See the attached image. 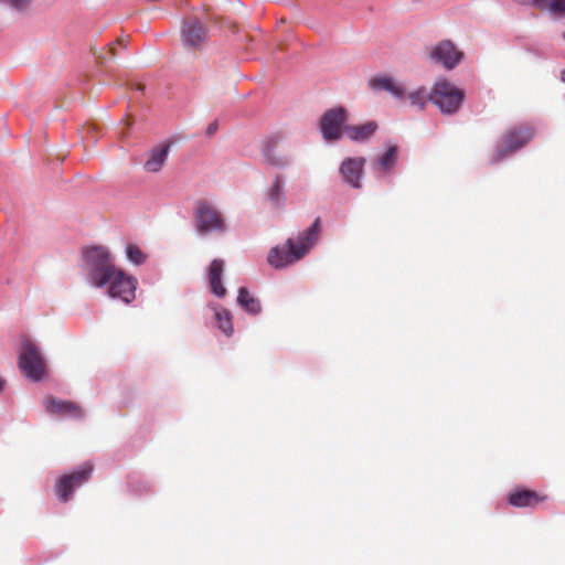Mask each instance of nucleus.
<instances>
[{
  "label": "nucleus",
  "instance_id": "aec40b11",
  "mask_svg": "<svg viewBox=\"0 0 565 565\" xmlns=\"http://www.w3.org/2000/svg\"><path fill=\"white\" fill-rule=\"evenodd\" d=\"M237 302L245 311L253 315H257L262 310L259 300L252 296L245 287L238 289Z\"/></svg>",
  "mask_w": 565,
  "mask_h": 565
},
{
  "label": "nucleus",
  "instance_id": "dca6fc26",
  "mask_svg": "<svg viewBox=\"0 0 565 565\" xmlns=\"http://www.w3.org/2000/svg\"><path fill=\"white\" fill-rule=\"evenodd\" d=\"M545 500L546 495L529 489H515L508 497L509 503L516 508H534Z\"/></svg>",
  "mask_w": 565,
  "mask_h": 565
},
{
  "label": "nucleus",
  "instance_id": "bb28decb",
  "mask_svg": "<svg viewBox=\"0 0 565 565\" xmlns=\"http://www.w3.org/2000/svg\"><path fill=\"white\" fill-rule=\"evenodd\" d=\"M126 254H127V257L128 259L136 264V265H140L142 264L145 260H146V255L143 254V252L135 244H129L127 245L126 247Z\"/></svg>",
  "mask_w": 565,
  "mask_h": 565
},
{
  "label": "nucleus",
  "instance_id": "a878e982",
  "mask_svg": "<svg viewBox=\"0 0 565 565\" xmlns=\"http://www.w3.org/2000/svg\"><path fill=\"white\" fill-rule=\"evenodd\" d=\"M215 319L217 321L218 329L225 334L231 335L233 333L232 317L228 310L218 309L215 311Z\"/></svg>",
  "mask_w": 565,
  "mask_h": 565
},
{
  "label": "nucleus",
  "instance_id": "9b49d317",
  "mask_svg": "<svg viewBox=\"0 0 565 565\" xmlns=\"http://www.w3.org/2000/svg\"><path fill=\"white\" fill-rule=\"evenodd\" d=\"M429 57L445 68L452 70L461 62L463 53L451 41L444 40L430 47Z\"/></svg>",
  "mask_w": 565,
  "mask_h": 565
},
{
  "label": "nucleus",
  "instance_id": "c756f323",
  "mask_svg": "<svg viewBox=\"0 0 565 565\" xmlns=\"http://www.w3.org/2000/svg\"><path fill=\"white\" fill-rule=\"evenodd\" d=\"M6 381L0 379V392L4 388Z\"/></svg>",
  "mask_w": 565,
  "mask_h": 565
},
{
  "label": "nucleus",
  "instance_id": "4468645a",
  "mask_svg": "<svg viewBox=\"0 0 565 565\" xmlns=\"http://www.w3.org/2000/svg\"><path fill=\"white\" fill-rule=\"evenodd\" d=\"M365 161L363 157L347 158L340 166V173L343 180L354 189L362 186L361 177Z\"/></svg>",
  "mask_w": 565,
  "mask_h": 565
},
{
  "label": "nucleus",
  "instance_id": "9d476101",
  "mask_svg": "<svg viewBox=\"0 0 565 565\" xmlns=\"http://www.w3.org/2000/svg\"><path fill=\"white\" fill-rule=\"evenodd\" d=\"M284 137L280 134L268 136L263 143L262 153L265 161L276 168H285L289 164V152L282 143Z\"/></svg>",
  "mask_w": 565,
  "mask_h": 565
},
{
  "label": "nucleus",
  "instance_id": "412c9836",
  "mask_svg": "<svg viewBox=\"0 0 565 565\" xmlns=\"http://www.w3.org/2000/svg\"><path fill=\"white\" fill-rule=\"evenodd\" d=\"M284 188V180L279 174H277L268 189V200L277 207H281L285 204L286 196Z\"/></svg>",
  "mask_w": 565,
  "mask_h": 565
},
{
  "label": "nucleus",
  "instance_id": "b1692460",
  "mask_svg": "<svg viewBox=\"0 0 565 565\" xmlns=\"http://www.w3.org/2000/svg\"><path fill=\"white\" fill-rule=\"evenodd\" d=\"M431 89L428 92L426 87L422 86L411 92L407 98L412 106H416L418 109L424 110L428 102H430Z\"/></svg>",
  "mask_w": 565,
  "mask_h": 565
},
{
  "label": "nucleus",
  "instance_id": "7c9ffc66",
  "mask_svg": "<svg viewBox=\"0 0 565 565\" xmlns=\"http://www.w3.org/2000/svg\"><path fill=\"white\" fill-rule=\"evenodd\" d=\"M561 78H562V81L565 83V70H563V71H562V73H561Z\"/></svg>",
  "mask_w": 565,
  "mask_h": 565
},
{
  "label": "nucleus",
  "instance_id": "4be33fe9",
  "mask_svg": "<svg viewBox=\"0 0 565 565\" xmlns=\"http://www.w3.org/2000/svg\"><path fill=\"white\" fill-rule=\"evenodd\" d=\"M533 8L557 17H565V0H536Z\"/></svg>",
  "mask_w": 565,
  "mask_h": 565
},
{
  "label": "nucleus",
  "instance_id": "a211bd4d",
  "mask_svg": "<svg viewBox=\"0 0 565 565\" xmlns=\"http://www.w3.org/2000/svg\"><path fill=\"white\" fill-rule=\"evenodd\" d=\"M224 269V262L222 259H214L210 265L209 280L212 292L217 297H224L226 289L222 284V274Z\"/></svg>",
  "mask_w": 565,
  "mask_h": 565
},
{
  "label": "nucleus",
  "instance_id": "0eeeda50",
  "mask_svg": "<svg viewBox=\"0 0 565 565\" xmlns=\"http://www.w3.org/2000/svg\"><path fill=\"white\" fill-rule=\"evenodd\" d=\"M349 118L344 107H334L323 113L320 119V129L326 140H339L343 134Z\"/></svg>",
  "mask_w": 565,
  "mask_h": 565
},
{
  "label": "nucleus",
  "instance_id": "cd10ccee",
  "mask_svg": "<svg viewBox=\"0 0 565 565\" xmlns=\"http://www.w3.org/2000/svg\"><path fill=\"white\" fill-rule=\"evenodd\" d=\"M515 2L522 6H531L534 7L536 0H514Z\"/></svg>",
  "mask_w": 565,
  "mask_h": 565
},
{
  "label": "nucleus",
  "instance_id": "c85d7f7f",
  "mask_svg": "<svg viewBox=\"0 0 565 565\" xmlns=\"http://www.w3.org/2000/svg\"><path fill=\"white\" fill-rule=\"evenodd\" d=\"M216 128H217L216 122L211 124V125L207 127V134H209V135H212V134L216 130Z\"/></svg>",
  "mask_w": 565,
  "mask_h": 565
},
{
  "label": "nucleus",
  "instance_id": "6e6552de",
  "mask_svg": "<svg viewBox=\"0 0 565 565\" xmlns=\"http://www.w3.org/2000/svg\"><path fill=\"white\" fill-rule=\"evenodd\" d=\"M93 469V465L86 462L82 465L78 470L63 475L55 484V492L58 500L67 502L73 491L89 480Z\"/></svg>",
  "mask_w": 565,
  "mask_h": 565
},
{
  "label": "nucleus",
  "instance_id": "473e14b6",
  "mask_svg": "<svg viewBox=\"0 0 565 565\" xmlns=\"http://www.w3.org/2000/svg\"><path fill=\"white\" fill-rule=\"evenodd\" d=\"M564 39H565V31H564Z\"/></svg>",
  "mask_w": 565,
  "mask_h": 565
},
{
  "label": "nucleus",
  "instance_id": "423d86ee",
  "mask_svg": "<svg viewBox=\"0 0 565 565\" xmlns=\"http://www.w3.org/2000/svg\"><path fill=\"white\" fill-rule=\"evenodd\" d=\"M18 364L21 372L35 382L42 379L46 369V363L40 349L29 339L22 342Z\"/></svg>",
  "mask_w": 565,
  "mask_h": 565
},
{
  "label": "nucleus",
  "instance_id": "f03ea898",
  "mask_svg": "<svg viewBox=\"0 0 565 565\" xmlns=\"http://www.w3.org/2000/svg\"><path fill=\"white\" fill-rule=\"evenodd\" d=\"M84 265L90 282L103 288L118 269L114 257L105 246H90L83 250Z\"/></svg>",
  "mask_w": 565,
  "mask_h": 565
},
{
  "label": "nucleus",
  "instance_id": "2f4dec72",
  "mask_svg": "<svg viewBox=\"0 0 565 565\" xmlns=\"http://www.w3.org/2000/svg\"><path fill=\"white\" fill-rule=\"evenodd\" d=\"M137 89L143 90V85H141V84L137 85Z\"/></svg>",
  "mask_w": 565,
  "mask_h": 565
},
{
  "label": "nucleus",
  "instance_id": "6ab92c4d",
  "mask_svg": "<svg viewBox=\"0 0 565 565\" xmlns=\"http://www.w3.org/2000/svg\"><path fill=\"white\" fill-rule=\"evenodd\" d=\"M376 129L377 124L375 121H369L364 125L348 126L344 128V131L352 141H365L374 135Z\"/></svg>",
  "mask_w": 565,
  "mask_h": 565
},
{
  "label": "nucleus",
  "instance_id": "7ed1b4c3",
  "mask_svg": "<svg viewBox=\"0 0 565 565\" xmlns=\"http://www.w3.org/2000/svg\"><path fill=\"white\" fill-rule=\"evenodd\" d=\"M466 97L463 89L446 78L437 79L431 87L430 102L446 115L456 114Z\"/></svg>",
  "mask_w": 565,
  "mask_h": 565
},
{
  "label": "nucleus",
  "instance_id": "20e7f679",
  "mask_svg": "<svg viewBox=\"0 0 565 565\" xmlns=\"http://www.w3.org/2000/svg\"><path fill=\"white\" fill-rule=\"evenodd\" d=\"M193 215L195 230L202 235L210 233L223 234L227 230V223L223 214L206 200H200L195 203Z\"/></svg>",
  "mask_w": 565,
  "mask_h": 565
},
{
  "label": "nucleus",
  "instance_id": "5701e85b",
  "mask_svg": "<svg viewBox=\"0 0 565 565\" xmlns=\"http://www.w3.org/2000/svg\"><path fill=\"white\" fill-rule=\"evenodd\" d=\"M397 147L391 146L374 163V169L388 172L396 163Z\"/></svg>",
  "mask_w": 565,
  "mask_h": 565
},
{
  "label": "nucleus",
  "instance_id": "39448f33",
  "mask_svg": "<svg viewBox=\"0 0 565 565\" xmlns=\"http://www.w3.org/2000/svg\"><path fill=\"white\" fill-rule=\"evenodd\" d=\"M534 136V131L530 126L521 125L508 129L501 139V143L495 148L491 163H498L511 153L523 148Z\"/></svg>",
  "mask_w": 565,
  "mask_h": 565
},
{
  "label": "nucleus",
  "instance_id": "1a4fd4ad",
  "mask_svg": "<svg viewBox=\"0 0 565 565\" xmlns=\"http://www.w3.org/2000/svg\"><path fill=\"white\" fill-rule=\"evenodd\" d=\"M106 286H108L109 297L118 298L125 303H130L136 297L137 280L120 268L116 270Z\"/></svg>",
  "mask_w": 565,
  "mask_h": 565
},
{
  "label": "nucleus",
  "instance_id": "ddd939ff",
  "mask_svg": "<svg viewBox=\"0 0 565 565\" xmlns=\"http://www.w3.org/2000/svg\"><path fill=\"white\" fill-rule=\"evenodd\" d=\"M43 406L45 411L52 415L73 418H82L84 416V411L78 404L71 401L57 399L50 395L43 398Z\"/></svg>",
  "mask_w": 565,
  "mask_h": 565
},
{
  "label": "nucleus",
  "instance_id": "393cba45",
  "mask_svg": "<svg viewBox=\"0 0 565 565\" xmlns=\"http://www.w3.org/2000/svg\"><path fill=\"white\" fill-rule=\"evenodd\" d=\"M119 45L122 49H126L128 45V39L119 38L116 40L114 44L108 45L103 52L97 55V60L100 64H105L109 61H113L117 57L116 46Z\"/></svg>",
  "mask_w": 565,
  "mask_h": 565
},
{
  "label": "nucleus",
  "instance_id": "f257e3e1",
  "mask_svg": "<svg viewBox=\"0 0 565 565\" xmlns=\"http://www.w3.org/2000/svg\"><path fill=\"white\" fill-rule=\"evenodd\" d=\"M320 232L321 223L317 217L309 228L298 235L297 239L288 238L285 245L273 247L268 253V264L279 269L297 263L318 242Z\"/></svg>",
  "mask_w": 565,
  "mask_h": 565
},
{
  "label": "nucleus",
  "instance_id": "f8f14e48",
  "mask_svg": "<svg viewBox=\"0 0 565 565\" xmlns=\"http://www.w3.org/2000/svg\"><path fill=\"white\" fill-rule=\"evenodd\" d=\"M181 39L184 46L201 47L207 39V31L198 18L190 17L183 20Z\"/></svg>",
  "mask_w": 565,
  "mask_h": 565
},
{
  "label": "nucleus",
  "instance_id": "2eb2a0df",
  "mask_svg": "<svg viewBox=\"0 0 565 565\" xmlns=\"http://www.w3.org/2000/svg\"><path fill=\"white\" fill-rule=\"evenodd\" d=\"M369 87L374 92L385 90L397 99L406 97V88L398 81L390 76H374L369 81Z\"/></svg>",
  "mask_w": 565,
  "mask_h": 565
},
{
  "label": "nucleus",
  "instance_id": "f3484780",
  "mask_svg": "<svg viewBox=\"0 0 565 565\" xmlns=\"http://www.w3.org/2000/svg\"><path fill=\"white\" fill-rule=\"evenodd\" d=\"M170 152V143L163 142L149 150L143 168L148 172H159L166 163Z\"/></svg>",
  "mask_w": 565,
  "mask_h": 565
}]
</instances>
